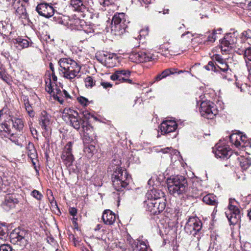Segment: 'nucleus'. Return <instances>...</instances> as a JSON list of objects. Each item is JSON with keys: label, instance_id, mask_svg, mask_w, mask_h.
<instances>
[{"label": "nucleus", "instance_id": "nucleus-1", "mask_svg": "<svg viewBox=\"0 0 251 251\" xmlns=\"http://www.w3.org/2000/svg\"><path fill=\"white\" fill-rule=\"evenodd\" d=\"M62 118L64 121L69 122L70 125L77 130L81 127L84 136L90 138V135L93 131V127L87 121L82 120L79 117L77 111L70 108H65L62 112Z\"/></svg>", "mask_w": 251, "mask_h": 251}, {"label": "nucleus", "instance_id": "nucleus-2", "mask_svg": "<svg viewBox=\"0 0 251 251\" xmlns=\"http://www.w3.org/2000/svg\"><path fill=\"white\" fill-rule=\"evenodd\" d=\"M60 75L73 82L75 77L79 78L81 67L75 60L70 58H62L58 61Z\"/></svg>", "mask_w": 251, "mask_h": 251}, {"label": "nucleus", "instance_id": "nucleus-3", "mask_svg": "<svg viewBox=\"0 0 251 251\" xmlns=\"http://www.w3.org/2000/svg\"><path fill=\"white\" fill-rule=\"evenodd\" d=\"M168 189L169 193L174 196H179L184 194L188 189L186 177L180 175L171 176L167 179Z\"/></svg>", "mask_w": 251, "mask_h": 251}, {"label": "nucleus", "instance_id": "nucleus-4", "mask_svg": "<svg viewBox=\"0 0 251 251\" xmlns=\"http://www.w3.org/2000/svg\"><path fill=\"white\" fill-rule=\"evenodd\" d=\"M113 186L118 191H122L129 184L130 176L126 169L118 168L112 175Z\"/></svg>", "mask_w": 251, "mask_h": 251}, {"label": "nucleus", "instance_id": "nucleus-5", "mask_svg": "<svg viewBox=\"0 0 251 251\" xmlns=\"http://www.w3.org/2000/svg\"><path fill=\"white\" fill-rule=\"evenodd\" d=\"M128 23L129 22L126 20L125 13H116L112 18L111 30L116 35L123 34L125 32Z\"/></svg>", "mask_w": 251, "mask_h": 251}, {"label": "nucleus", "instance_id": "nucleus-6", "mask_svg": "<svg viewBox=\"0 0 251 251\" xmlns=\"http://www.w3.org/2000/svg\"><path fill=\"white\" fill-rule=\"evenodd\" d=\"M204 68L208 71L219 73L223 79L228 80H231V71L228 65L225 61L220 63L216 66L213 61H209Z\"/></svg>", "mask_w": 251, "mask_h": 251}, {"label": "nucleus", "instance_id": "nucleus-7", "mask_svg": "<svg viewBox=\"0 0 251 251\" xmlns=\"http://www.w3.org/2000/svg\"><path fill=\"white\" fill-rule=\"evenodd\" d=\"M234 200L229 199L227 209L225 214L231 225H236L240 223L241 213L239 208L234 205L235 202Z\"/></svg>", "mask_w": 251, "mask_h": 251}, {"label": "nucleus", "instance_id": "nucleus-8", "mask_svg": "<svg viewBox=\"0 0 251 251\" xmlns=\"http://www.w3.org/2000/svg\"><path fill=\"white\" fill-rule=\"evenodd\" d=\"M11 243L25 247L28 242V233L25 230L15 229L10 234Z\"/></svg>", "mask_w": 251, "mask_h": 251}, {"label": "nucleus", "instance_id": "nucleus-9", "mask_svg": "<svg viewBox=\"0 0 251 251\" xmlns=\"http://www.w3.org/2000/svg\"><path fill=\"white\" fill-rule=\"evenodd\" d=\"M200 112L201 116L208 119H213L218 111L215 104L210 101H203L201 103Z\"/></svg>", "mask_w": 251, "mask_h": 251}, {"label": "nucleus", "instance_id": "nucleus-10", "mask_svg": "<svg viewBox=\"0 0 251 251\" xmlns=\"http://www.w3.org/2000/svg\"><path fill=\"white\" fill-rule=\"evenodd\" d=\"M230 142L236 147L240 149L251 147V142L245 134L241 132L232 133L229 136Z\"/></svg>", "mask_w": 251, "mask_h": 251}, {"label": "nucleus", "instance_id": "nucleus-11", "mask_svg": "<svg viewBox=\"0 0 251 251\" xmlns=\"http://www.w3.org/2000/svg\"><path fill=\"white\" fill-rule=\"evenodd\" d=\"M164 199L147 200L146 209L150 212L151 214L157 215L162 212L165 207L166 203Z\"/></svg>", "mask_w": 251, "mask_h": 251}, {"label": "nucleus", "instance_id": "nucleus-12", "mask_svg": "<svg viewBox=\"0 0 251 251\" xmlns=\"http://www.w3.org/2000/svg\"><path fill=\"white\" fill-rule=\"evenodd\" d=\"M130 74V71L128 70H118L110 76V79L113 81H117L116 84L123 82L132 84V80L128 78Z\"/></svg>", "mask_w": 251, "mask_h": 251}, {"label": "nucleus", "instance_id": "nucleus-13", "mask_svg": "<svg viewBox=\"0 0 251 251\" xmlns=\"http://www.w3.org/2000/svg\"><path fill=\"white\" fill-rule=\"evenodd\" d=\"M72 147L73 143L71 142H68L64 147L61 155V158L66 167H70L75 160L72 153Z\"/></svg>", "mask_w": 251, "mask_h": 251}, {"label": "nucleus", "instance_id": "nucleus-14", "mask_svg": "<svg viewBox=\"0 0 251 251\" xmlns=\"http://www.w3.org/2000/svg\"><path fill=\"white\" fill-rule=\"evenodd\" d=\"M201 227L202 224L200 220L197 218L192 217L188 219L184 229L187 233L195 235Z\"/></svg>", "mask_w": 251, "mask_h": 251}, {"label": "nucleus", "instance_id": "nucleus-15", "mask_svg": "<svg viewBox=\"0 0 251 251\" xmlns=\"http://www.w3.org/2000/svg\"><path fill=\"white\" fill-rule=\"evenodd\" d=\"M213 152L217 158L222 159H227L231 155L229 147L226 145H222L218 143L213 148Z\"/></svg>", "mask_w": 251, "mask_h": 251}, {"label": "nucleus", "instance_id": "nucleus-16", "mask_svg": "<svg viewBox=\"0 0 251 251\" xmlns=\"http://www.w3.org/2000/svg\"><path fill=\"white\" fill-rule=\"evenodd\" d=\"M129 58L132 61L136 63L150 61L155 59V56L150 53H146L143 51L138 52L133 51L130 55Z\"/></svg>", "mask_w": 251, "mask_h": 251}, {"label": "nucleus", "instance_id": "nucleus-17", "mask_svg": "<svg viewBox=\"0 0 251 251\" xmlns=\"http://www.w3.org/2000/svg\"><path fill=\"white\" fill-rule=\"evenodd\" d=\"M70 25L72 27L77 30H83L86 33L94 32L93 29L88 30V25L84 20L77 17H74L70 20Z\"/></svg>", "mask_w": 251, "mask_h": 251}, {"label": "nucleus", "instance_id": "nucleus-18", "mask_svg": "<svg viewBox=\"0 0 251 251\" xmlns=\"http://www.w3.org/2000/svg\"><path fill=\"white\" fill-rule=\"evenodd\" d=\"M177 125L174 120L164 121L159 126L162 134H166L173 132L177 129Z\"/></svg>", "mask_w": 251, "mask_h": 251}, {"label": "nucleus", "instance_id": "nucleus-19", "mask_svg": "<svg viewBox=\"0 0 251 251\" xmlns=\"http://www.w3.org/2000/svg\"><path fill=\"white\" fill-rule=\"evenodd\" d=\"M36 10L38 14L46 18H50L52 16L54 13L53 7L47 3H42L39 4Z\"/></svg>", "mask_w": 251, "mask_h": 251}, {"label": "nucleus", "instance_id": "nucleus-20", "mask_svg": "<svg viewBox=\"0 0 251 251\" xmlns=\"http://www.w3.org/2000/svg\"><path fill=\"white\" fill-rule=\"evenodd\" d=\"M14 8L16 9L15 14L19 19L23 20H25L26 22L29 21L28 14L26 12V9L23 3H21L19 0L16 3H14Z\"/></svg>", "mask_w": 251, "mask_h": 251}, {"label": "nucleus", "instance_id": "nucleus-21", "mask_svg": "<svg viewBox=\"0 0 251 251\" xmlns=\"http://www.w3.org/2000/svg\"><path fill=\"white\" fill-rule=\"evenodd\" d=\"M116 216L109 209L105 210L102 215L103 222L106 225H112L115 222Z\"/></svg>", "mask_w": 251, "mask_h": 251}, {"label": "nucleus", "instance_id": "nucleus-22", "mask_svg": "<svg viewBox=\"0 0 251 251\" xmlns=\"http://www.w3.org/2000/svg\"><path fill=\"white\" fill-rule=\"evenodd\" d=\"M50 118V116L46 112L43 111L41 113L39 119V124L42 129L45 131H49L50 129V126L51 124Z\"/></svg>", "mask_w": 251, "mask_h": 251}, {"label": "nucleus", "instance_id": "nucleus-23", "mask_svg": "<svg viewBox=\"0 0 251 251\" xmlns=\"http://www.w3.org/2000/svg\"><path fill=\"white\" fill-rule=\"evenodd\" d=\"M148 200H162L161 198L164 197V193L160 190L153 188L147 193Z\"/></svg>", "mask_w": 251, "mask_h": 251}, {"label": "nucleus", "instance_id": "nucleus-24", "mask_svg": "<svg viewBox=\"0 0 251 251\" xmlns=\"http://www.w3.org/2000/svg\"><path fill=\"white\" fill-rule=\"evenodd\" d=\"M18 202L19 201L18 199H16L14 195L8 194L5 197L3 204L6 206L8 208H11L14 207L15 204Z\"/></svg>", "mask_w": 251, "mask_h": 251}, {"label": "nucleus", "instance_id": "nucleus-25", "mask_svg": "<svg viewBox=\"0 0 251 251\" xmlns=\"http://www.w3.org/2000/svg\"><path fill=\"white\" fill-rule=\"evenodd\" d=\"M27 150L28 156L31 159L33 165H35V162L34 160L36 159L37 154L34 145L31 143H29L27 147Z\"/></svg>", "mask_w": 251, "mask_h": 251}, {"label": "nucleus", "instance_id": "nucleus-26", "mask_svg": "<svg viewBox=\"0 0 251 251\" xmlns=\"http://www.w3.org/2000/svg\"><path fill=\"white\" fill-rule=\"evenodd\" d=\"M70 4L76 11L84 12L86 9V6L81 0H71Z\"/></svg>", "mask_w": 251, "mask_h": 251}, {"label": "nucleus", "instance_id": "nucleus-27", "mask_svg": "<svg viewBox=\"0 0 251 251\" xmlns=\"http://www.w3.org/2000/svg\"><path fill=\"white\" fill-rule=\"evenodd\" d=\"M233 35L232 33H229L227 34L225 37L224 38L221 42V47H231L232 48V46L235 43V39H233L232 40H229L228 39L232 37Z\"/></svg>", "mask_w": 251, "mask_h": 251}, {"label": "nucleus", "instance_id": "nucleus-28", "mask_svg": "<svg viewBox=\"0 0 251 251\" xmlns=\"http://www.w3.org/2000/svg\"><path fill=\"white\" fill-rule=\"evenodd\" d=\"M10 116V111L7 107H4L0 110V122H7L11 120Z\"/></svg>", "mask_w": 251, "mask_h": 251}, {"label": "nucleus", "instance_id": "nucleus-29", "mask_svg": "<svg viewBox=\"0 0 251 251\" xmlns=\"http://www.w3.org/2000/svg\"><path fill=\"white\" fill-rule=\"evenodd\" d=\"M148 245L146 242L138 240L134 242L133 246V251H147Z\"/></svg>", "mask_w": 251, "mask_h": 251}, {"label": "nucleus", "instance_id": "nucleus-30", "mask_svg": "<svg viewBox=\"0 0 251 251\" xmlns=\"http://www.w3.org/2000/svg\"><path fill=\"white\" fill-rule=\"evenodd\" d=\"M202 200L204 202L209 205H217L218 204L216 197L212 194L205 195L203 197Z\"/></svg>", "mask_w": 251, "mask_h": 251}, {"label": "nucleus", "instance_id": "nucleus-31", "mask_svg": "<svg viewBox=\"0 0 251 251\" xmlns=\"http://www.w3.org/2000/svg\"><path fill=\"white\" fill-rule=\"evenodd\" d=\"M14 44L17 45L16 47L20 50L29 46V42L27 40L22 39L21 38H18L16 39L14 41Z\"/></svg>", "mask_w": 251, "mask_h": 251}, {"label": "nucleus", "instance_id": "nucleus-32", "mask_svg": "<svg viewBox=\"0 0 251 251\" xmlns=\"http://www.w3.org/2000/svg\"><path fill=\"white\" fill-rule=\"evenodd\" d=\"M13 127L17 131H21L24 127V122L21 119L13 118L11 119Z\"/></svg>", "mask_w": 251, "mask_h": 251}, {"label": "nucleus", "instance_id": "nucleus-33", "mask_svg": "<svg viewBox=\"0 0 251 251\" xmlns=\"http://www.w3.org/2000/svg\"><path fill=\"white\" fill-rule=\"evenodd\" d=\"M240 164L243 170H246L251 166V158L249 156L247 157H241L240 158Z\"/></svg>", "mask_w": 251, "mask_h": 251}, {"label": "nucleus", "instance_id": "nucleus-34", "mask_svg": "<svg viewBox=\"0 0 251 251\" xmlns=\"http://www.w3.org/2000/svg\"><path fill=\"white\" fill-rule=\"evenodd\" d=\"M84 151L86 155L90 158L92 157L96 152V148L94 145H90L86 146L84 149Z\"/></svg>", "mask_w": 251, "mask_h": 251}, {"label": "nucleus", "instance_id": "nucleus-35", "mask_svg": "<svg viewBox=\"0 0 251 251\" xmlns=\"http://www.w3.org/2000/svg\"><path fill=\"white\" fill-rule=\"evenodd\" d=\"M8 228L4 226H0V244L4 242L8 235Z\"/></svg>", "mask_w": 251, "mask_h": 251}, {"label": "nucleus", "instance_id": "nucleus-36", "mask_svg": "<svg viewBox=\"0 0 251 251\" xmlns=\"http://www.w3.org/2000/svg\"><path fill=\"white\" fill-rule=\"evenodd\" d=\"M244 53L246 63L247 61H251V47H249L240 50L239 54Z\"/></svg>", "mask_w": 251, "mask_h": 251}, {"label": "nucleus", "instance_id": "nucleus-37", "mask_svg": "<svg viewBox=\"0 0 251 251\" xmlns=\"http://www.w3.org/2000/svg\"><path fill=\"white\" fill-rule=\"evenodd\" d=\"M148 183L150 186H158L160 184V179L156 175H153L148 180Z\"/></svg>", "mask_w": 251, "mask_h": 251}, {"label": "nucleus", "instance_id": "nucleus-38", "mask_svg": "<svg viewBox=\"0 0 251 251\" xmlns=\"http://www.w3.org/2000/svg\"><path fill=\"white\" fill-rule=\"evenodd\" d=\"M241 38L244 41L251 42V30L248 29L244 31L241 33Z\"/></svg>", "mask_w": 251, "mask_h": 251}, {"label": "nucleus", "instance_id": "nucleus-39", "mask_svg": "<svg viewBox=\"0 0 251 251\" xmlns=\"http://www.w3.org/2000/svg\"><path fill=\"white\" fill-rule=\"evenodd\" d=\"M85 86L87 88H91L95 85V81L92 77L90 76H87L84 80Z\"/></svg>", "mask_w": 251, "mask_h": 251}, {"label": "nucleus", "instance_id": "nucleus-40", "mask_svg": "<svg viewBox=\"0 0 251 251\" xmlns=\"http://www.w3.org/2000/svg\"><path fill=\"white\" fill-rule=\"evenodd\" d=\"M49 82L47 81L46 82V91L50 94H53L55 93L54 89L52 88V86L51 82V79H48Z\"/></svg>", "mask_w": 251, "mask_h": 251}, {"label": "nucleus", "instance_id": "nucleus-41", "mask_svg": "<svg viewBox=\"0 0 251 251\" xmlns=\"http://www.w3.org/2000/svg\"><path fill=\"white\" fill-rule=\"evenodd\" d=\"M68 170L70 172L77 174L80 173V168L79 167V165L76 164L75 166L72 165H71L70 167H67Z\"/></svg>", "mask_w": 251, "mask_h": 251}, {"label": "nucleus", "instance_id": "nucleus-42", "mask_svg": "<svg viewBox=\"0 0 251 251\" xmlns=\"http://www.w3.org/2000/svg\"><path fill=\"white\" fill-rule=\"evenodd\" d=\"M176 73V72L175 69H171L165 70L161 73V74L162 75V76L165 78L171 74H174Z\"/></svg>", "mask_w": 251, "mask_h": 251}, {"label": "nucleus", "instance_id": "nucleus-43", "mask_svg": "<svg viewBox=\"0 0 251 251\" xmlns=\"http://www.w3.org/2000/svg\"><path fill=\"white\" fill-rule=\"evenodd\" d=\"M161 152L163 153H166L167 152H170L171 154L173 153L174 154H179V152L176 150H174L172 148H166L164 149H161Z\"/></svg>", "mask_w": 251, "mask_h": 251}, {"label": "nucleus", "instance_id": "nucleus-44", "mask_svg": "<svg viewBox=\"0 0 251 251\" xmlns=\"http://www.w3.org/2000/svg\"><path fill=\"white\" fill-rule=\"evenodd\" d=\"M216 31L215 30H213L211 34L208 36L207 41L210 42H214L216 40Z\"/></svg>", "mask_w": 251, "mask_h": 251}, {"label": "nucleus", "instance_id": "nucleus-45", "mask_svg": "<svg viewBox=\"0 0 251 251\" xmlns=\"http://www.w3.org/2000/svg\"><path fill=\"white\" fill-rule=\"evenodd\" d=\"M0 251H12L11 247L8 244H0Z\"/></svg>", "mask_w": 251, "mask_h": 251}, {"label": "nucleus", "instance_id": "nucleus-46", "mask_svg": "<svg viewBox=\"0 0 251 251\" xmlns=\"http://www.w3.org/2000/svg\"><path fill=\"white\" fill-rule=\"evenodd\" d=\"M31 195L32 197H33L38 200H40L43 197L41 193H40L39 191L36 190H34L33 191H32Z\"/></svg>", "mask_w": 251, "mask_h": 251}, {"label": "nucleus", "instance_id": "nucleus-47", "mask_svg": "<svg viewBox=\"0 0 251 251\" xmlns=\"http://www.w3.org/2000/svg\"><path fill=\"white\" fill-rule=\"evenodd\" d=\"M0 126H1V128L3 131L7 134H10V129L9 128V126L6 122L1 123L0 124Z\"/></svg>", "mask_w": 251, "mask_h": 251}, {"label": "nucleus", "instance_id": "nucleus-48", "mask_svg": "<svg viewBox=\"0 0 251 251\" xmlns=\"http://www.w3.org/2000/svg\"><path fill=\"white\" fill-rule=\"evenodd\" d=\"M24 104L26 110L32 109V108L29 103L28 99L26 97L24 98Z\"/></svg>", "mask_w": 251, "mask_h": 251}, {"label": "nucleus", "instance_id": "nucleus-49", "mask_svg": "<svg viewBox=\"0 0 251 251\" xmlns=\"http://www.w3.org/2000/svg\"><path fill=\"white\" fill-rule=\"evenodd\" d=\"M0 77L2 80L6 82L9 80V77L4 71H1L0 72Z\"/></svg>", "mask_w": 251, "mask_h": 251}, {"label": "nucleus", "instance_id": "nucleus-50", "mask_svg": "<svg viewBox=\"0 0 251 251\" xmlns=\"http://www.w3.org/2000/svg\"><path fill=\"white\" fill-rule=\"evenodd\" d=\"M7 24L6 22L3 21L0 22V31L2 32H6Z\"/></svg>", "mask_w": 251, "mask_h": 251}, {"label": "nucleus", "instance_id": "nucleus-51", "mask_svg": "<svg viewBox=\"0 0 251 251\" xmlns=\"http://www.w3.org/2000/svg\"><path fill=\"white\" fill-rule=\"evenodd\" d=\"M77 100L81 104L86 106L87 104L88 100L83 97H79L77 98Z\"/></svg>", "mask_w": 251, "mask_h": 251}, {"label": "nucleus", "instance_id": "nucleus-52", "mask_svg": "<svg viewBox=\"0 0 251 251\" xmlns=\"http://www.w3.org/2000/svg\"><path fill=\"white\" fill-rule=\"evenodd\" d=\"M100 85L105 89L111 88L112 87V84L110 82H107L101 81L100 82Z\"/></svg>", "mask_w": 251, "mask_h": 251}, {"label": "nucleus", "instance_id": "nucleus-53", "mask_svg": "<svg viewBox=\"0 0 251 251\" xmlns=\"http://www.w3.org/2000/svg\"><path fill=\"white\" fill-rule=\"evenodd\" d=\"M52 97L53 99L55 100H58L61 104H62L64 100L61 96H58L57 95H55V93L52 94Z\"/></svg>", "mask_w": 251, "mask_h": 251}, {"label": "nucleus", "instance_id": "nucleus-54", "mask_svg": "<svg viewBox=\"0 0 251 251\" xmlns=\"http://www.w3.org/2000/svg\"><path fill=\"white\" fill-rule=\"evenodd\" d=\"M69 213L71 215L75 216L77 213V210L74 207H72L69 209Z\"/></svg>", "mask_w": 251, "mask_h": 251}, {"label": "nucleus", "instance_id": "nucleus-55", "mask_svg": "<svg viewBox=\"0 0 251 251\" xmlns=\"http://www.w3.org/2000/svg\"><path fill=\"white\" fill-rule=\"evenodd\" d=\"M112 164H115L116 166V168H114V170L118 169V168H121L119 167V165L120 164V161L119 160L114 159L112 162Z\"/></svg>", "mask_w": 251, "mask_h": 251}, {"label": "nucleus", "instance_id": "nucleus-56", "mask_svg": "<svg viewBox=\"0 0 251 251\" xmlns=\"http://www.w3.org/2000/svg\"><path fill=\"white\" fill-rule=\"evenodd\" d=\"M215 59L218 62V64L225 61V60L219 55H216L215 56Z\"/></svg>", "mask_w": 251, "mask_h": 251}, {"label": "nucleus", "instance_id": "nucleus-57", "mask_svg": "<svg viewBox=\"0 0 251 251\" xmlns=\"http://www.w3.org/2000/svg\"><path fill=\"white\" fill-rule=\"evenodd\" d=\"M100 3L101 5H102L104 6H108L110 4L109 0H100Z\"/></svg>", "mask_w": 251, "mask_h": 251}, {"label": "nucleus", "instance_id": "nucleus-58", "mask_svg": "<svg viewBox=\"0 0 251 251\" xmlns=\"http://www.w3.org/2000/svg\"><path fill=\"white\" fill-rule=\"evenodd\" d=\"M83 115L86 119H89L90 117H92V115L88 111H84L83 112Z\"/></svg>", "mask_w": 251, "mask_h": 251}, {"label": "nucleus", "instance_id": "nucleus-59", "mask_svg": "<svg viewBox=\"0 0 251 251\" xmlns=\"http://www.w3.org/2000/svg\"><path fill=\"white\" fill-rule=\"evenodd\" d=\"M26 111L27 112V113L28 114V115L30 117H34V112L33 109L28 110H26Z\"/></svg>", "mask_w": 251, "mask_h": 251}, {"label": "nucleus", "instance_id": "nucleus-60", "mask_svg": "<svg viewBox=\"0 0 251 251\" xmlns=\"http://www.w3.org/2000/svg\"><path fill=\"white\" fill-rule=\"evenodd\" d=\"M55 95H57L58 96H62V92L59 89H54Z\"/></svg>", "mask_w": 251, "mask_h": 251}, {"label": "nucleus", "instance_id": "nucleus-61", "mask_svg": "<svg viewBox=\"0 0 251 251\" xmlns=\"http://www.w3.org/2000/svg\"><path fill=\"white\" fill-rule=\"evenodd\" d=\"M50 78L51 79V81L52 80L54 82H55L57 80V77L55 75L54 73H52L51 78Z\"/></svg>", "mask_w": 251, "mask_h": 251}, {"label": "nucleus", "instance_id": "nucleus-62", "mask_svg": "<svg viewBox=\"0 0 251 251\" xmlns=\"http://www.w3.org/2000/svg\"><path fill=\"white\" fill-rule=\"evenodd\" d=\"M162 78H164V77L162 76V74H159L156 77H155V80L156 81H159L161 79H162Z\"/></svg>", "mask_w": 251, "mask_h": 251}, {"label": "nucleus", "instance_id": "nucleus-63", "mask_svg": "<svg viewBox=\"0 0 251 251\" xmlns=\"http://www.w3.org/2000/svg\"><path fill=\"white\" fill-rule=\"evenodd\" d=\"M62 93H63L64 96L66 98H70L71 97L70 96V95L69 94V93L67 92V91H66L65 90H64L63 91H62Z\"/></svg>", "mask_w": 251, "mask_h": 251}, {"label": "nucleus", "instance_id": "nucleus-64", "mask_svg": "<svg viewBox=\"0 0 251 251\" xmlns=\"http://www.w3.org/2000/svg\"><path fill=\"white\" fill-rule=\"evenodd\" d=\"M151 2V0H142V3H144L145 5L150 4Z\"/></svg>", "mask_w": 251, "mask_h": 251}]
</instances>
